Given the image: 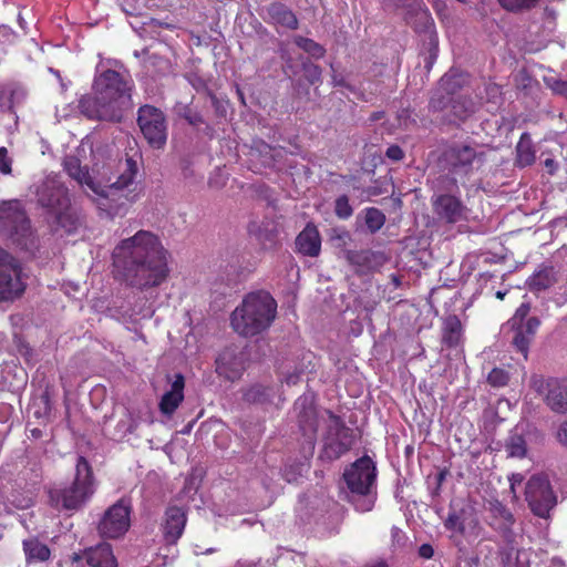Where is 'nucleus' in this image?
<instances>
[{
	"instance_id": "f257e3e1",
	"label": "nucleus",
	"mask_w": 567,
	"mask_h": 567,
	"mask_svg": "<svg viewBox=\"0 0 567 567\" xmlns=\"http://www.w3.org/2000/svg\"><path fill=\"white\" fill-rule=\"evenodd\" d=\"M168 258L169 252L157 235L148 230H138L114 247L113 276L140 291L157 288L169 277Z\"/></svg>"
},
{
	"instance_id": "f03ea898",
	"label": "nucleus",
	"mask_w": 567,
	"mask_h": 567,
	"mask_svg": "<svg viewBox=\"0 0 567 567\" xmlns=\"http://www.w3.org/2000/svg\"><path fill=\"white\" fill-rule=\"evenodd\" d=\"M93 90L94 95H84L79 101L82 114L90 120L121 122L125 110L132 105L131 81L107 69L94 79Z\"/></svg>"
},
{
	"instance_id": "7ed1b4c3",
	"label": "nucleus",
	"mask_w": 567,
	"mask_h": 567,
	"mask_svg": "<svg viewBox=\"0 0 567 567\" xmlns=\"http://www.w3.org/2000/svg\"><path fill=\"white\" fill-rule=\"evenodd\" d=\"M277 316V301L267 291L246 295L230 315L233 330L241 337L251 338L268 330Z\"/></svg>"
},
{
	"instance_id": "20e7f679",
	"label": "nucleus",
	"mask_w": 567,
	"mask_h": 567,
	"mask_svg": "<svg viewBox=\"0 0 567 567\" xmlns=\"http://www.w3.org/2000/svg\"><path fill=\"white\" fill-rule=\"evenodd\" d=\"M94 492L93 468L89 461L80 455L76 460L72 484L66 487L50 488L49 499L51 506L59 511H75L81 508L93 496Z\"/></svg>"
},
{
	"instance_id": "39448f33",
	"label": "nucleus",
	"mask_w": 567,
	"mask_h": 567,
	"mask_svg": "<svg viewBox=\"0 0 567 567\" xmlns=\"http://www.w3.org/2000/svg\"><path fill=\"white\" fill-rule=\"evenodd\" d=\"M63 168L66 174L79 184L86 185L95 194L105 198L115 196L118 190H123L132 185L138 172L137 163L133 158L127 157L121 166V173L116 181L109 185L101 186L94 182L87 167H83L76 156H65L63 159Z\"/></svg>"
},
{
	"instance_id": "423d86ee",
	"label": "nucleus",
	"mask_w": 567,
	"mask_h": 567,
	"mask_svg": "<svg viewBox=\"0 0 567 567\" xmlns=\"http://www.w3.org/2000/svg\"><path fill=\"white\" fill-rule=\"evenodd\" d=\"M344 482L353 495L359 498L352 501L358 512L372 509L374 501L369 497L371 487L377 478V468L371 457L364 455L353 462L343 473Z\"/></svg>"
},
{
	"instance_id": "0eeeda50",
	"label": "nucleus",
	"mask_w": 567,
	"mask_h": 567,
	"mask_svg": "<svg viewBox=\"0 0 567 567\" xmlns=\"http://www.w3.org/2000/svg\"><path fill=\"white\" fill-rule=\"evenodd\" d=\"M0 233L21 249L33 246L31 221L18 200L0 204Z\"/></svg>"
},
{
	"instance_id": "6e6552de",
	"label": "nucleus",
	"mask_w": 567,
	"mask_h": 567,
	"mask_svg": "<svg viewBox=\"0 0 567 567\" xmlns=\"http://www.w3.org/2000/svg\"><path fill=\"white\" fill-rule=\"evenodd\" d=\"M330 420L327 434L324 436L321 458L336 461L349 452L354 442L355 435L352 429L348 427L341 416L332 411H327Z\"/></svg>"
},
{
	"instance_id": "1a4fd4ad",
	"label": "nucleus",
	"mask_w": 567,
	"mask_h": 567,
	"mask_svg": "<svg viewBox=\"0 0 567 567\" xmlns=\"http://www.w3.org/2000/svg\"><path fill=\"white\" fill-rule=\"evenodd\" d=\"M530 309V302H522L507 321L508 327L514 332L512 343L524 355V359H527L530 343L540 327L539 318L529 317Z\"/></svg>"
},
{
	"instance_id": "9d476101",
	"label": "nucleus",
	"mask_w": 567,
	"mask_h": 567,
	"mask_svg": "<svg viewBox=\"0 0 567 567\" xmlns=\"http://www.w3.org/2000/svg\"><path fill=\"white\" fill-rule=\"evenodd\" d=\"M297 413L299 430L303 436L302 454L305 457L313 455L319 427L318 412L312 395L299 396L293 405Z\"/></svg>"
},
{
	"instance_id": "9b49d317",
	"label": "nucleus",
	"mask_w": 567,
	"mask_h": 567,
	"mask_svg": "<svg viewBox=\"0 0 567 567\" xmlns=\"http://www.w3.org/2000/svg\"><path fill=\"white\" fill-rule=\"evenodd\" d=\"M137 125L153 148L161 150L167 141V122L164 112L151 104L140 106L137 111Z\"/></svg>"
},
{
	"instance_id": "f8f14e48",
	"label": "nucleus",
	"mask_w": 567,
	"mask_h": 567,
	"mask_svg": "<svg viewBox=\"0 0 567 567\" xmlns=\"http://www.w3.org/2000/svg\"><path fill=\"white\" fill-rule=\"evenodd\" d=\"M19 261L0 248V302L13 301L25 291Z\"/></svg>"
},
{
	"instance_id": "ddd939ff",
	"label": "nucleus",
	"mask_w": 567,
	"mask_h": 567,
	"mask_svg": "<svg viewBox=\"0 0 567 567\" xmlns=\"http://www.w3.org/2000/svg\"><path fill=\"white\" fill-rule=\"evenodd\" d=\"M483 157L484 153H478L468 144L453 143L443 151L440 162L453 175H468L473 164L483 162Z\"/></svg>"
},
{
	"instance_id": "4468645a",
	"label": "nucleus",
	"mask_w": 567,
	"mask_h": 567,
	"mask_svg": "<svg viewBox=\"0 0 567 567\" xmlns=\"http://www.w3.org/2000/svg\"><path fill=\"white\" fill-rule=\"evenodd\" d=\"M525 495L532 512L543 518L557 504V497L545 475H533L526 484Z\"/></svg>"
},
{
	"instance_id": "2eb2a0df",
	"label": "nucleus",
	"mask_w": 567,
	"mask_h": 567,
	"mask_svg": "<svg viewBox=\"0 0 567 567\" xmlns=\"http://www.w3.org/2000/svg\"><path fill=\"white\" fill-rule=\"evenodd\" d=\"M130 503L121 498L104 513L97 526L99 534L111 539L123 536L130 528Z\"/></svg>"
},
{
	"instance_id": "dca6fc26",
	"label": "nucleus",
	"mask_w": 567,
	"mask_h": 567,
	"mask_svg": "<svg viewBox=\"0 0 567 567\" xmlns=\"http://www.w3.org/2000/svg\"><path fill=\"white\" fill-rule=\"evenodd\" d=\"M532 386L538 393L545 394V402L551 411L567 413V384L564 380L534 375Z\"/></svg>"
},
{
	"instance_id": "f3484780",
	"label": "nucleus",
	"mask_w": 567,
	"mask_h": 567,
	"mask_svg": "<svg viewBox=\"0 0 567 567\" xmlns=\"http://www.w3.org/2000/svg\"><path fill=\"white\" fill-rule=\"evenodd\" d=\"M186 524L187 513L183 507L176 505L166 507L159 523V530L168 551L172 550V547L177 545L184 534Z\"/></svg>"
},
{
	"instance_id": "a211bd4d",
	"label": "nucleus",
	"mask_w": 567,
	"mask_h": 567,
	"mask_svg": "<svg viewBox=\"0 0 567 567\" xmlns=\"http://www.w3.org/2000/svg\"><path fill=\"white\" fill-rule=\"evenodd\" d=\"M38 202L51 215L69 208L71 204L69 190L62 184L54 181L47 182L38 192Z\"/></svg>"
},
{
	"instance_id": "6ab92c4d",
	"label": "nucleus",
	"mask_w": 567,
	"mask_h": 567,
	"mask_svg": "<svg viewBox=\"0 0 567 567\" xmlns=\"http://www.w3.org/2000/svg\"><path fill=\"white\" fill-rule=\"evenodd\" d=\"M344 258L358 275H367L379 270L388 261L384 252L371 249H348L344 251Z\"/></svg>"
},
{
	"instance_id": "aec40b11",
	"label": "nucleus",
	"mask_w": 567,
	"mask_h": 567,
	"mask_svg": "<svg viewBox=\"0 0 567 567\" xmlns=\"http://www.w3.org/2000/svg\"><path fill=\"white\" fill-rule=\"evenodd\" d=\"M433 210L439 219L456 224L466 219V207L455 195L441 194L432 199Z\"/></svg>"
},
{
	"instance_id": "412c9836",
	"label": "nucleus",
	"mask_w": 567,
	"mask_h": 567,
	"mask_svg": "<svg viewBox=\"0 0 567 567\" xmlns=\"http://www.w3.org/2000/svg\"><path fill=\"white\" fill-rule=\"evenodd\" d=\"M444 527L461 536L467 533L477 535L480 520L471 508L451 509L444 520Z\"/></svg>"
},
{
	"instance_id": "4be33fe9",
	"label": "nucleus",
	"mask_w": 567,
	"mask_h": 567,
	"mask_svg": "<svg viewBox=\"0 0 567 567\" xmlns=\"http://www.w3.org/2000/svg\"><path fill=\"white\" fill-rule=\"evenodd\" d=\"M245 370L244 358L234 349H225L216 359V372L227 380L235 381Z\"/></svg>"
},
{
	"instance_id": "5701e85b",
	"label": "nucleus",
	"mask_w": 567,
	"mask_h": 567,
	"mask_svg": "<svg viewBox=\"0 0 567 567\" xmlns=\"http://www.w3.org/2000/svg\"><path fill=\"white\" fill-rule=\"evenodd\" d=\"M296 251L307 257H318L321 251V236L317 226L308 223L296 237Z\"/></svg>"
},
{
	"instance_id": "b1692460",
	"label": "nucleus",
	"mask_w": 567,
	"mask_h": 567,
	"mask_svg": "<svg viewBox=\"0 0 567 567\" xmlns=\"http://www.w3.org/2000/svg\"><path fill=\"white\" fill-rule=\"evenodd\" d=\"M185 378L182 373H176L171 385V390L161 398L158 408L162 414L171 416L178 409L184 400Z\"/></svg>"
},
{
	"instance_id": "393cba45",
	"label": "nucleus",
	"mask_w": 567,
	"mask_h": 567,
	"mask_svg": "<svg viewBox=\"0 0 567 567\" xmlns=\"http://www.w3.org/2000/svg\"><path fill=\"white\" fill-rule=\"evenodd\" d=\"M404 21L417 33H433L434 20L423 0H420L414 8L404 13Z\"/></svg>"
},
{
	"instance_id": "a878e982",
	"label": "nucleus",
	"mask_w": 567,
	"mask_h": 567,
	"mask_svg": "<svg viewBox=\"0 0 567 567\" xmlns=\"http://www.w3.org/2000/svg\"><path fill=\"white\" fill-rule=\"evenodd\" d=\"M442 344L446 348H457L463 341V326L456 315H449L442 322Z\"/></svg>"
},
{
	"instance_id": "bb28decb",
	"label": "nucleus",
	"mask_w": 567,
	"mask_h": 567,
	"mask_svg": "<svg viewBox=\"0 0 567 567\" xmlns=\"http://www.w3.org/2000/svg\"><path fill=\"white\" fill-rule=\"evenodd\" d=\"M84 557L91 567H116L117 561L113 554L112 546L101 543L95 547L85 550Z\"/></svg>"
},
{
	"instance_id": "cd10ccee",
	"label": "nucleus",
	"mask_w": 567,
	"mask_h": 567,
	"mask_svg": "<svg viewBox=\"0 0 567 567\" xmlns=\"http://www.w3.org/2000/svg\"><path fill=\"white\" fill-rule=\"evenodd\" d=\"M558 281L557 271L553 266L542 265L526 281L528 289L540 292L551 288Z\"/></svg>"
},
{
	"instance_id": "c85d7f7f",
	"label": "nucleus",
	"mask_w": 567,
	"mask_h": 567,
	"mask_svg": "<svg viewBox=\"0 0 567 567\" xmlns=\"http://www.w3.org/2000/svg\"><path fill=\"white\" fill-rule=\"evenodd\" d=\"M504 567H529V559L525 549L516 548L515 539L505 542V546L498 550Z\"/></svg>"
},
{
	"instance_id": "c756f323",
	"label": "nucleus",
	"mask_w": 567,
	"mask_h": 567,
	"mask_svg": "<svg viewBox=\"0 0 567 567\" xmlns=\"http://www.w3.org/2000/svg\"><path fill=\"white\" fill-rule=\"evenodd\" d=\"M53 216L56 225L68 235L75 234L83 225L81 213L71 204L69 208L62 209Z\"/></svg>"
},
{
	"instance_id": "7c9ffc66",
	"label": "nucleus",
	"mask_w": 567,
	"mask_h": 567,
	"mask_svg": "<svg viewBox=\"0 0 567 567\" xmlns=\"http://www.w3.org/2000/svg\"><path fill=\"white\" fill-rule=\"evenodd\" d=\"M267 13L274 23L286 27L290 30L298 28V20L295 13L280 2H272L267 8Z\"/></svg>"
},
{
	"instance_id": "2f4dec72",
	"label": "nucleus",
	"mask_w": 567,
	"mask_h": 567,
	"mask_svg": "<svg viewBox=\"0 0 567 567\" xmlns=\"http://www.w3.org/2000/svg\"><path fill=\"white\" fill-rule=\"evenodd\" d=\"M468 80V75L455 70L451 69L447 73H445L440 82L439 86L446 95L456 94L464 85H466Z\"/></svg>"
},
{
	"instance_id": "473e14b6",
	"label": "nucleus",
	"mask_w": 567,
	"mask_h": 567,
	"mask_svg": "<svg viewBox=\"0 0 567 567\" xmlns=\"http://www.w3.org/2000/svg\"><path fill=\"white\" fill-rule=\"evenodd\" d=\"M474 112V103L470 97L458 96L451 101L450 113L446 120L450 123L465 121Z\"/></svg>"
},
{
	"instance_id": "72a5a7b5",
	"label": "nucleus",
	"mask_w": 567,
	"mask_h": 567,
	"mask_svg": "<svg viewBox=\"0 0 567 567\" xmlns=\"http://www.w3.org/2000/svg\"><path fill=\"white\" fill-rule=\"evenodd\" d=\"M23 550L28 563H44L51 556L50 548L38 538L23 540Z\"/></svg>"
},
{
	"instance_id": "f704fd0d",
	"label": "nucleus",
	"mask_w": 567,
	"mask_h": 567,
	"mask_svg": "<svg viewBox=\"0 0 567 567\" xmlns=\"http://www.w3.org/2000/svg\"><path fill=\"white\" fill-rule=\"evenodd\" d=\"M536 159L533 141L528 133H523L516 145V164L520 167L532 165Z\"/></svg>"
},
{
	"instance_id": "c9c22d12",
	"label": "nucleus",
	"mask_w": 567,
	"mask_h": 567,
	"mask_svg": "<svg viewBox=\"0 0 567 567\" xmlns=\"http://www.w3.org/2000/svg\"><path fill=\"white\" fill-rule=\"evenodd\" d=\"M504 449L508 457L523 458L527 454V443L524 435L511 433L505 440Z\"/></svg>"
},
{
	"instance_id": "e433bc0d",
	"label": "nucleus",
	"mask_w": 567,
	"mask_h": 567,
	"mask_svg": "<svg viewBox=\"0 0 567 567\" xmlns=\"http://www.w3.org/2000/svg\"><path fill=\"white\" fill-rule=\"evenodd\" d=\"M20 91L11 84L0 85V107L12 112Z\"/></svg>"
},
{
	"instance_id": "4c0bfd02",
	"label": "nucleus",
	"mask_w": 567,
	"mask_h": 567,
	"mask_svg": "<svg viewBox=\"0 0 567 567\" xmlns=\"http://www.w3.org/2000/svg\"><path fill=\"white\" fill-rule=\"evenodd\" d=\"M295 43L315 59H321L326 54V49L310 38L297 37Z\"/></svg>"
},
{
	"instance_id": "58836bf2",
	"label": "nucleus",
	"mask_w": 567,
	"mask_h": 567,
	"mask_svg": "<svg viewBox=\"0 0 567 567\" xmlns=\"http://www.w3.org/2000/svg\"><path fill=\"white\" fill-rule=\"evenodd\" d=\"M365 225L368 229L374 234L380 230L385 223V215L375 207H369L365 209Z\"/></svg>"
},
{
	"instance_id": "ea45409f",
	"label": "nucleus",
	"mask_w": 567,
	"mask_h": 567,
	"mask_svg": "<svg viewBox=\"0 0 567 567\" xmlns=\"http://www.w3.org/2000/svg\"><path fill=\"white\" fill-rule=\"evenodd\" d=\"M452 101L451 95H446L440 87L430 99L429 107L432 112H442L450 107Z\"/></svg>"
},
{
	"instance_id": "a19ab883",
	"label": "nucleus",
	"mask_w": 567,
	"mask_h": 567,
	"mask_svg": "<svg viewBox=\"0 0 567 567\" xmlns=\"http://www.w3.org/2000/svg\"><path fill=\"white\" fill-rule=\"evenodd\" d=\"M499 6L509 12H520L534 8L538 0H497Z\"/></svg>"
},
{
	"instance_id": "79ce46f5",
	"label": "nucleus",
	"mask_w": 567,
	"mask_h": 567,
	"mask_svg": "<svg viewBox=\"0 0 567 567\" xmlns=\"http://www.w3.org/2000/svg\"><path fill=\"white\" fill-rule=\"evenodd\" d=\"M256 236L264 249H272L278 244V231L275 228H272V229L259 228Z\"/></svg>"
},
{
	"instance_id": "37998d69",
	"label": "nucleus",
	"mask_w": 567,
	"mask_h": 567,
	"mask_svg": "<svg viewBox=\"0 0 567 567\" xmlns=\"http://www.w3.org/2000/svg\"><path fill=\"white\" fill-rule=\"evenodd\" d=\"M334 214L340 219H348L352 216L353 208L351 207L347 195L337 197L334 202Z\"/></svg>"
},
{
	"instance_id": "c03bdc74",
	"label": "nucleus",
	"mask_w": 567,
	"mask_h": 567,
	"mask_svg": "<svg viewBox=\"0 0 567 567\" xmlns=\"http://www.w3.org/2000/svg\"><path fill=\"white\" fill-rule=\"evenodd\" d=\"M509 374L506 370L494 368L487 375V382L492 386L501 388L508 384Z\"/></svg>"
},
{
	"instance_id": "a18cd8bd",
	"label": "nucleus",
	"mask_w": 567,
	"mask_h": 567,
	"mask_svg": "<svg viewBox=\"0 0 567 567\" xmlns=\"http://www.w3.org/2000/svg\"><path fill=\"white\" fill-rule=\"evenodd\" d=\"M302 70L306 80L311 84H317L321 81L322 70L319 65L309 61L302 63Z\"/></svg>"
},
{
	"instance_id": "49530a36",
	"label": "nucleus",
	"mask_w": 567,
	"mask_h": 567,
	"mask_svg": "<svg viewBox=\"0 0 567 567\" xmlns=\"http://www.w3.org/2000/svg\"><path fill=\"white\" fill-rule=\"evenodd\" d=\"M492 514H493V519H497V520L504 519L507 522L506 523L507 526H513L515 523V518H514L513 514L502 503H496L495 505H493Z\"/></svg>"
},
{
	"instance_id": "de8ad7c7",
	"label": "nucleus",
	"mask_w": 567,
	"mask_h": 567,
	"mask_svg": "<svg viewBox=\"0 0 567 567\" xmlns=\"http://www.w3.org/2000/svg\"><path fill=\"white\" fill-rule=\"evenodd\" d=\"M244 398L249 403H261L268 398L267 388L254 385L245 393Z\"/></svg>"
},
{
	"instance_id": "09e8293b",
	"label": "nucleus",
	"mask_w": 567,
	"mask_h": 567,
	"mask_svg": "<svg viewBox=\"0 0 567 567\" xmlns=\"http://www.w3.org/2000/svg\"><path fill=\"white\" fill-rule=\"evenodd\" d=\"M507 522L506 520H497V519H492V522L489 523V525L501 534V536L503 537L504 542H512L515 539V534L513 532V526H507L506 524Z\"/></svg>"
},
{
	"instance_id": "8fccbe9b",
	"label": "nucleus",
	"mask_w": 567,
	"mask_h": 567,
	"mask_svg": "<svg viewBox=\"0 0 567 567\" xmlns=\"http://www.w3.org/2000/svg\"><path fill=\"white\" fill-rule=\"evenodd\" d=\"M420 0H384V7L394 10L411 11Z\"/></svg>"
},
{
	"instance_id": "3c124183",
	"label": "nucleus",
	"mask_w": 567,
	"mask_h": 567,
	"mask_svg": "<svg viewBox=\"0 0 567 567\" xmlns=\"http://www.w3.org/2000/svg\"><path fill=\"white\" fill-rule=\"evenodd\" d=\"M303 464L297 463L293 465H286L282 476L288 483L296 482L302 475Z\"/></svg>"
},
{
	"instance_id": "603ef678",
	"label": "nucleus",
	"mask_w": 567,
	"mask_h": 567,
	"mask_svg": "<svg viewBox=\"0 0 567 567\" xmlns=\"http://www.w3.org/2000/svg\"><path fill=\"white\" fill-rule=\"evenodd\" d=\"M12 158L9 156L8 150L0 147V174L10 175L12 173Z\"/></svg>"
},
{
	"instance_id": "864d4df0",
	"label": "nucleus",
	"mask_w": 567,
	"mask_h": 567,
	"mask_svg": "<svg viewBox=\"0 0 567 567\" xmlns=\"http://www.w3.org/2000/svg\"><path fill=\"white\" fill-rule=\"evenodd\" d=\"M405 539H406L405 533L401 528H399L396 526H392V528H391L392 546L393 547H402L405 544Z\"/></svg>"
},
{
	"instance_id": "5fc2aeb1",
	"label": "nucleus",
	"mask_w": 567,
	"mask_h": 567,
	"mask_svg": "<svg viewBox=\"0 0 567 567\" xmlns=\"http://www.w3.org/2000/svg\"><path fill=\"white\" fill-rule=\"evenodd\" d=\"M385 156L393 162H399L403 159L404 152L399 145L393 144L388 147Z\"/></svg>"
},
{
	"instance_id": "6e6d98bb",
	"label": "nucleus",
	"mask_w": 567,
	"mask_h": 567,
	"mask_svg": "<svg viewBox=\"0 0 567 567\" xmlns=\"http://www.w3.org/2000/svg\"><path fill=\"white\" fill-rule=\"evenodd\" d=\"M185 120L192 125V126H195V127H198L200 124H204V120L200 114H198L197 112H193L190 110H188L185 115H184Z\"/></svg>"
},
{
	"instance_id": "4d7b16f0",
	"label": "nucleus",
	"mask_w": 567,
	"mask_h": 567,
	"mask_svg": "<svg viewBox=\"0 0 567 567\" xmlns=\"http://www.w3.org/2000/svg\"><path fill=\"white\" fill-rule=\"evenodd\" d=\"M419 556L424 559H431L434 556V549L430 544H422L419 547Z\"/></svg>"
},
{
	"instance_id": "13d9d810",
	"label": "nucleus",
	"mask_w": 567,
	"mask_h": 567,
	"mask_svg": "<svg viewBox=\"0 0 567 567\" xmlns=\"http://www.w3.org/2000/svg\"><path fill=\"white\" fill-rule=\"evenodd\" d=\"M557 440L559 443L567 446V421L560 424L557 431Z\"/></svg>"
},
{
	"instance_id": "bf43d9fd",
	"label": "nucleus",
	"mask_w": 567,
	"mask_h": 567,
	"mask_svg": "<svg viewBox=\"0 0 567 567\" xmlns=\"http://www.w3.org/2000/svg\"><path fill=\"white\" fill-rule=\"evenodd\" d=\"M177 553H178V550L175 549L174 553H172V555H168V554L162 555L161 557H162L163 561L157 563V567H166L167 565H172L177 557Z\"/></svg>"
},
{
	"instance_id": "052dcab7",
	"label": "nucleus",
	"mask_w": 567,
	"mask_h": 567,
	"mask_svg": "<svg viewBox=\"0 0 567 567\" xmlns=\"http://www.w3.org/2000/svg\"><path fill=\"white\" fill-rule=\"evenodd\" d=\"M523 481H524V476L522 474H519V473L512 474V476L509 477V483H511V489L513 493H515V486L522 484Z\"/></svg>"
},
{
	"instance_id": "680f3d73",
	"label": "nucleus",
	"mask_w": 567,
	"mask_h": 567,
	"mask_svg": "<svg viewBox=\"0 0 567 567\" xmlns=\"http://www.w3.org/2000/svg\"><path fill=\"white\" fill-rule=\"evenodd\" d=\"M554 90L556 93L567 97V81H558Z\"/></svg>"
},
{
	"instance_id": "e2e57ef3",
	"label": "nucleus",
	"mask_w": 567,
	"mask_h": 567,
	"mask_svg": "<svg viewBox=\"0 0 567 567\" xmlns=\"http://www.w3.org/2000/svg\"><path fill=\"white\" fill-rule=\"evenodd\" d=\"M544 165H545L548 174H550V175H554L558 167L557 163L553 158L545 159Z\"/></svg>"
},
{
	"instance_id": "0e129e2a",
	"label": "nucleus",
	"mask_w": 567,
	"mask_h": 567,
	"mask_svg": "<svg viewBox=\"0 0 567 567\" xmlns=\"http://www.w3.org/2000/svg\"><path fill=\"white\" fill-rule=\"evenodd\" d=\"M390 279H391V282H392V285H393L394 289H398V288H400V287H401V285H402V280H401L400 276H398V275H395V274H392V275L390 276Z\"/></svg>"
},
{
	"instance_id": "69168bd1",
	"label": "nucleus",
	"mask_w": 567,
	"mask_h": 567,
	"mask_svg": "<svg viewBox=\"0 0 567 567\" xmlns=\"http://www.w3.org/2000/svg\"><path fill=\"white\" fill-rule=\"evenodd\" d=\"M365 567H389V566H388V564H386V561L384 559H379V560H377V561H374V563H372V564H370V565H368Z\"/></svg>"
},
{
	"instance_id": "338daca9",
	"label": "nucleus",
	"mask_w": 567,
	"mask_h": 567,
	"mask_svg": "<svg viewBox=\"0 0 567 567\" xmlns=\"http://www.w3.org/2000/svg\"><path fill=\"white\" fill-rule=\"evenodd\" d=\"M383 114H384L383 112H374V113L371 114L370 120L371 121H379V120H381L383 117Z\"/></svg>"
},
{
	"instance_id": "774afa93",
	"label": "nucleus",
	"mask_w": 567,
	"mask_h": 567,
	"mask_svg": "<svg viewBox=\"0 0 567 567\" xmlns=\"http://www.w3.org/2000/svg\"><path fill=\"white\" fill-rule=\"evenodd\" d=\"M506 293H507V291H501L499 290V291H497L495 293V296H496L497 299L503 300L505 298Z\"/></svg>"
}]
</instances>
